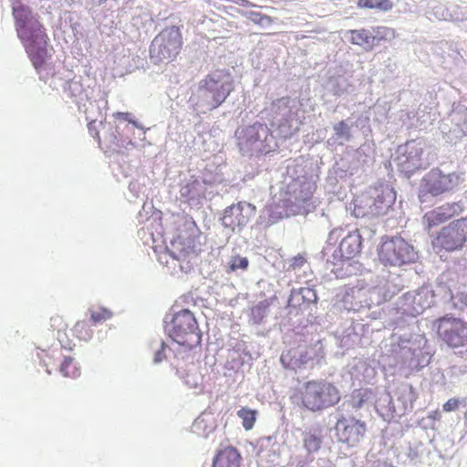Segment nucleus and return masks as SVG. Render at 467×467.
I'll list each match as a JSON object with an SVG mask.
<instances>
[{"label":"nucleus","mask_w":467,"mask_h":467,"mask_svg":"<svg viewBox=\"0 0 467 467\" xmlns=\"http://www.w3.org/2000/svg\"><path fill=\"white\" fill-rule=\"evenodd\" d=\"M358 8L377 9L387 12L393 8L394 5L390 0H358Z\"/></svg>","instance_id":"obj_26"},{"label":"nucleus","mask_w":467,"mask_h":467,"mask_svg":"<svg viewBox=\"0 0 467 467\" xmlns=\"http://www.w3.org/2000/svg\"><path fill=\"white\" fill-rule=\"evenodd\" d=\"M343 232H344L343 228H335V229H333V230L330 232V234H329L330 238H333V237H336V238L340 237V236H342V235H343Z\"/></svg>","instance_id":"obj_40"},{"label":"nucleus","mask_w":467,"mask_h":467,"mask_svg":"<svg viewBox=\"0 0 467 467\" xmlns=\"http://www.w3.org/2000/svg\"><path fill=\"white\" fill-rule=\"evenodd\" d=\"M16 30L19 39L26 37V32L32 27L35 22H40L34 15L30 7L25 5H18L13 7Z\"/></svg>","instance_id":"obj_17"},{"label":"nucleus","mask_w":467,"mask_h":467,"mask_svg":"<svg viewBox=\"0 0 467 467\" xmlns=\"http://www.w3.org/2000/svg\"><path fill=\"white\" fill-rule=\"evenodd\" d=\"M49 325L50 329L53 332V336L57 337L59 343V348L53 347L52 349L43 351L41 359L47 367L51 364L47 361V358H56L57 359H59L62 357V354L60 353L62 348L72 350L76 346L75 340L69 337L67 334V323L63 316L55 315L51 317Z\"/></svg>","instance_id":"obj_13"},{"label":"nucleus","mask_w":467,"mask_h":467,"mask_svg":"<svg viewBox=\"0 0 467 467\" xmlns=\"http://www.w3.org/2000/svg\"><path fill=\"white\" fill-rule=\"evenodd\" d=\"M88 129L89 134L98 141L99 147L103 148L102 147V143H101V140H100V137H99V129L97 127V122L95 120H92V121L88 122Z\"/></svg>","instance_id":"obj_35"},{"label":"nucleus","mask_w":467,"mask_h":467,"mask_svg":"<svg viewBox=\"0 0 467 467\" xmlns=\"http://www.w3.org/2000/svg\"><path fill=\"white\" fill-rule=\"evenodd\" d=\"M464 212L463 203L459 202H446L429 212L423 216V222L428 230L437 227L450 219Z\"/></svg>","instance_id":"obj_14"},{"label":"nucleus","mask_w":467,"mask_h":467,"mask_svg":"<svg viewBox=\"0 0 467 467\" xmlns=\"http://www.w3.org/2000/svg\"><path fill=\"white\" fill-rule=\"evenodd\" d=\"M250 205L242 202L227 207L222 217V223L231 231H241L250 221Z\"/></svg>","instance_id":"obj_15"},{"label":"nucleus","mask_w":467,"mask_h":467,"mask_svg":"<svg viewBox=\"0 0 467 467\" xmlns=\"http://www.w3.org/2000/svg\"><path fill=\"white\" fill-rule=\"evenodd\" d=\"M116 117H121L125 119H127L128 116H129V113H125V112H118L115 114Z\"/></svg>","instance_id":"obj_41"},{"label":"nucleus","mask_w":467,"mask_h":467,"mask_svg":"<svg viewBox=\"0 0 467 467\" xmlns=\"http://www.w3.org/2000/svg\"><path fill=\"white\" fill-rule=\"evenodd\" d=\"M26 35V37L20 40L33 66L36 69H39L49 57L47 34L40 22H35Z\"/></svg>","instance_id":"obj_10"},{"label":"nucleus","mask_w":467,"mask_h":467,"mask_svg":"<svg viewBox=\"0 0 467 467\" xmlns=\"http://www.w3.org/2000/svg\"><path fill=\"white\" fill-rule=\"evenodd\" d=\"M460 400L458 399H450L443 405L442 409L446 412L456 410L459 408Z\"/></svg>","instance_id":"obj_36"},{"label":"nucleus","mask_w":467,"mask_h":467,"mask_svg":"<svg viewBox=\"0 0 467 467\" xmlns=\"http://www.w3.org/2000/svg\"><path fill=\"white\" fill-rule=\"evenodd\" d=\"M239 146L243 150L260 156L275 151L277 142L266 124L255 122L243 130Z\"/></svg>","instance_id":"obj_5"},{"label":"nucleus","mask_w":467,"mask_h":467,"mask_svg":"<svg viewBox=\"0 0 467 467\" xmlns=\"http://www.w3.org/2000/svg\"><path fill=\"white\" fill-rule=\"evenodd\" d=\"M99 125L106 130V134L104 135L105 149L109 150L111 147L117 146L119 136L118 127L111 123H103L102 121L99 122Z\"/></svg>","instance_id":"obj_25"},{"label":"nucleus","mask_w":467,"mask_h":467,"mask_svg":"<svg viewBox=\"0 0 467 467\" xmlns=\"http://www.w3.org/2000/svg\"><path fill=\"white\" fill-rule=\"evenodd\" d=\"M248 267V260L245 257L239 255L234 256L229 264L231 271H236L238 269L245 270Z\"/></svg>","instance_id":"obj_32"},{"label":"nucleus","mask_w":467,"mask_h":467,"mask_svg":"<svg viewBox=\"0 0 467 467\" xmlns=\"http://www.w3.org/2000/svg\"><path fill=\"white\" fill-rule=\"evenodd\" d=\"M59 371L64 377L67 378H78L80 375V369L71 357H64Z\"/></svg>","instance_id":"obj_27"},{"label":"nucleus","mask_w":467,"mask_h":467,"mask_svg":"<svg viewBox=\"0 0 467 467\" xmlns=\"http://www.w3.org/2000/svg\"><path fill=\"white\" fill-rule=\"evenodd\" d=\"M242 456L238 450L227 446L220 450L213 458V467H241Z\"/></svg>","instance_id":"obj_19"},{"label":"nucleus","mask_w":467,"mask_h":467,"mask_svg":"<svg viewBox=\"0 0 467 467\" xmlns=\"http://www.w3.org/2000/svg\"><path fill=\"white\" fill-rule=\"evenodd\" d=\"M423 151L424 144L422 141L412 140L405 144L403 152L405 161L403 162L407 165V169L410 171L421 169Z\"/></svg>","instance_id":"obj_18"},{"label":"nucleus","mask_w":467,"mask_h":467,"mask_svg":"<svg viewBox=\"0 0 467 467\" xmlns=\"http://www.w3.org/2000/svg\"><path fill=\"white\" fill-rule=\"evenodd\" d=\"M234 89V80L230 72L225 69L215 70L199 82V90L203 92L210 109L220 107Z\"/></svg>","instance_id":"obj_2"},{"label":"nucleus","mask_w":467,"mask_h":467,"mask_svg":"<svg viewBox=\"0 0 467 467\" xmlns=\"http://www.w3.org/2000/svg\"><path fill=\"white\" fill-rule=\"evenodd\" d=\"M322 445V436L317 430H309L303 434V446L308 453L319 451Z\"/></svg>","instance_id":"obj_23"},{"label":"nucleus","mask_w":467,"mask_h":467,"mask_svg":"<svg viewBox=\"0 0 467 467\" xmlns=\"http://www.w3.org/2000/svg\"><path fill=\"white\" fill-rule=\"evenodd\" d=\"M257 411L248 408H242L237 411V416L242 420L244 430L250 431L256 421Z\"/></svg>","instance_id":"obj_28"},{"label":"nucleus","mask_w":467,"mask_h":467,"mask_svg":"<svg viewBox=\"0 0 467 467\" xmlns=\"http://www.w3.org/2000/svg\"><path fill=\"white\" fill-rule=\"evenodd\" d=\"M363 238L358 229L348 232L338 244V247L332 254L333 272L337 277L349 275L344 271L345 266H352L351 261L360 255L362 251Z\"/></svg>","instance_id":"obj_7"},{"label":"nucleus","mask_w":467,"mask_h":467,"mask_svg":"<svg viewBox=\"0 0 467 467\" xmlns=\"http://www.w3.org/2000/svg\"><path fill=\"white\" fill-rule=\"evenodd\" d=\"M293 398L300 407L317 412L337 405L341 393L335 383L318 379L303 383Z\"/></svg>","instance_id":"obj_1"},{"label":"nucleus","mask_w":467,"mask_h":467,"mask_svg":"<svg viewBox=\"0 0 467 467\" xmlns=\"http://www.w3.org/2000/svg\"><path fill=\"white\" fill-rule=\"evenodd\" d=\"M72 335V339H77L78 341L87 342L90 340L93 337V331L90 328L89 324L87 321H78L73 328L70 330Z\"/></svg>","instance_id":"obj_24"},{"label":"nucleus","mask_w":467,"mask_h":467,"mask_svg":"<svg viewBox=\"0 0 467 467\" xmlns=\"http://www.w3.org/2000/svg\"><path fill=\"white\" fill-rule=\"evenodd\" d=\"M336 135L338 137H344L347 140L350 138V127L345 120H341L334 126Z\"/></svg>","instance_id":"obj_33"},{"label":"nucleus","mask_w":467,"mask_h":467,"mask_svg":"<svg viewBox=\"0 0 467 467\" xmlns=\"http://www.w3.org/2000/svg\"><path fill=\"white\" fill-rule=\"evenodd\" d=\"M169 336L181 346L192 348L201 344L202 334L194 315L188 309L174 313L169 328Z\"/></svg>","instance_id":"obj_4"},{"label":"nucleus","mask_w":467,"mask_h":467,"mask_svg":"<svg viewBox=\"0 0 467 467\" xmlns=\"http://www.w3.org/2000/svg\"><path fill=\"white\" fill-rule=\"evenodd\" d=\"M317 190V184L309 180H304L296 183V187L293 191L295 201L299 205L307 204L315 192Z\"/></svg>","instance_id":"obj_20"},{"label":"nucleus","mask_w":467,"mask_h":467,"mask_svg":"<svg viewBox=\"0 0 467 467\" xmlns=\"http://www.w3.org/2000/svg\"><path fill=\"white\" fill-rule=\"evenodd\" d=\"M298 293L302 296L304 301H307L308 303H314L317 299V296L316 291L310 287H301L298 290Z\"/></svg>","instance_id":"obj_34"},{"label":"nucleus","mask_w":467,"mask_h":467,"mask_svg":"<svg viewBox=\"0 0 467 467\" xmlns=\"http://www.w3.org/2000/svg\"><path fill=\"white\" fill-rule=\"evenodd\" d=\"M379 259L384 265L400 266L416 258L414 247L400 237L384 240L379 249Z\"/></svg>","instance_id":"obj_9"},{"label":"nucleus","mask_w":467,"mask_h":467,"mask_svg":"<svg viewBox=\"0 0 467 467\" xmlns=\"http://www.w3.org/2000/svg\"><path fill=\"white\" fill-rule=\"evenodd\" d=\"M335 430L339 442L355 447L365 437L367 423L354 416H341L336 422Z\"/></svg>","instance_id":"obj_12"},{"label":"nucleus","mask_w":467,"mask_h":467,"mask_svg":"<svg viewBox=\"0 0 467 467\" xmlns=\"http://www.w3.org/2000/svg\"><path fill=\"white\" fill-rule=\"evenodd\" d=\"M269 306L268 300H264L252 307L251 317L254 323L259 324L263 321L268 313Z\"/></svg>","instance_id":"obj_29"},{"label":"nucleus","mask_w":467,"mask_h":467,"mask_svg":"<svg viewBox=\"0 0 467 467\" xmlns=\"http://www.w3.org/2000/svg\"><path fill=\"white\" fill-rule=\"evenodd\" d=\"M374 31L376 33L374 37H376L378 42L385 41L390 37H393L395 35L394 29L387 26H378L374 29Z\"/></svg>","instance_id":"obj_31"},{"label":"nucleus","mask_w":467,"mask_h":467,"mask_svg":"<svg viewBox=\"0 0 467 467\" xmlns=\"http://www.w3.org/2000/svg\"><path fill=\"white\" fill-rule=\"evenodd\" d=\"M313 356L308 348L298 346L291 348L281 354L280 362L286 369L297 371L305 368Z\"/></svg>","instance_id":"obj_16"},{"label":"nucleus","mask_w":467,"mask_h":467,"mask_svg":"<svg viewBox=\"0 0 467 467\" xmlns=\"http://www.w3.org/2000/svg\"><path fill=\"white\" fill-rule=\"evenodd\" d=\"M350 35L349 41L353 45L363 47L366 50H372L376 37L365 28L351 29L348 31Z\"/></svg>","instance_id":"obj_21"},{"label":"nucleus","mask_w":467,"mask_h":467,"mask_svg":"<svg viewBox=\"0 0 467 467\" xmlns=\"http://www.w3.org/2000/svg\"><path fill=\"white\" fill-rule=\"evenodd\" d=\"M191 224H192V228L196 229V231H199V229L197 228V225H196L194 221L192 220L191 221Z\"/></svg>","instance_id":"obj_42"},{"label":"nucleus","mask_w":467,"mask_h":467,"mask_svg":"<svg viewBox=\"0 0 467 467\" xmlns=\"http://www.w3.org/2000/svg\"><path fill=\"white\" fill-rule=\"evenodd\" d=\"M403 395L408 397V399H409V400L410 402V405L412 406L413 402L417 399V395L415 393V390H414L413 387L410 385L407 388H405L403 389Z\"/></svg>","instance_id":"obj_37"},{"label":"nucleus","mask_w":467,"mask_h":467,"mask_svg":"<svg viewBox=\"0 0 467 467\" xmlns=\"http://www.w3.org/2000/svg\"><path fill=\"white\" fill-rule=\"evenodd\" d=\"M182 43V36L179 26L165 27L153 38L150 44V59L154 64L174 60L181 53Z\"/></svg>","instance_id":"obj_3"},{"label":"nucleus","mask_w":467,"mask_h":467,"mask_svg":"<svg viewBox=\"0 0 467 467\" xmlns=\"http://www.w3.org/2000/svg\"><path fill=\"white\" fill-rule=\"evenodd\" d=\"M460 182L461 177L458 173H444L440 169L433 168L420 181V201L423 202L428 195L436 197L452 192Z\"/></svg>","instance_id":"obj_8"},{"label":"nucleus","mask_w":467,"mask_h":467,"mask_svg":"<svg viewBox=\"0 0 467 467\" xmlns=\"http://www.w3.org/2000/svg\"><path fill=\"white\" fill-rule=\"evenodd\" d=\"M373 397L374 392L369 388L356 389L350 394L348 405L351 409L358 410L369 402Z\"/></svg>","instance_id":"obj_22"},{"label":"nucleus","mask_w":467,"mask_h":467,"mask_svg":"<svg viewBox=\"0 0 467 467\" xmlns=\"http://www.w3.org/2000/svg\"><path fill=\"white\" fill-rule=\"evenodd\" d=\"M90 318L94 325L105 322L112 317V313L106 307L91 308Z\"/></svg>","instance_id":"obj_30"},{"label":"nucleus","mask_w":467,"mask_h":467,"mask_svg":"<svg viewBox=\"0 0 467 467\" xmlns=\"http://www.w3.org/2000/svg\"><path fill=\"white\" fill-rule=\"evenodd\" d=\"M467 243V216L454 220L442 227L432 241L434 248L453 252Z\"/></svg>","instance_id":"obj_11"},{"label":"nucleus","mask_w":467,"mask_h":467,"mask_svg":"<svg viewBox=\"0 0 467 467\" xmlns=\"http://www.w3.org/2000/svg\"><path fill=\"white\" fill-rule=\"evenodd\" d=\"M306 262V259L302 255L295 256L292 260L291 266L293 268H298L301 267Z\"/></svg>","instance_id":"obj_39"},{"label":"nucleus","mask_w":467,"mask_h":467,"mask_svg":"<svg viewBox=\"0 0 467 467\" xmlns=\"http://www.w3.org/2000/svg\"><path fill=\"white\" fill-rule=\"evenodd\" d=\"M164 349H165V344L162 342L161 346V349H159L155 353V356H154V361L156 363L161 362L165 358Z\"/></svg>","instance_id":"obj_38"},{"label":"nucleus","mask_w":467,"mask_h":467,"mask_svg":"<svg viewBox=\"0 0 467 467\" xmlns=\"http://www.w3.org/2000/svg\"><path fill=\"white\" fill-rule=\"evenodd\" d=\"M438 339L451 349H467V321L451 315L433 323Z\"/></svg>","instance_id":"obj_6"}]
</instances>
